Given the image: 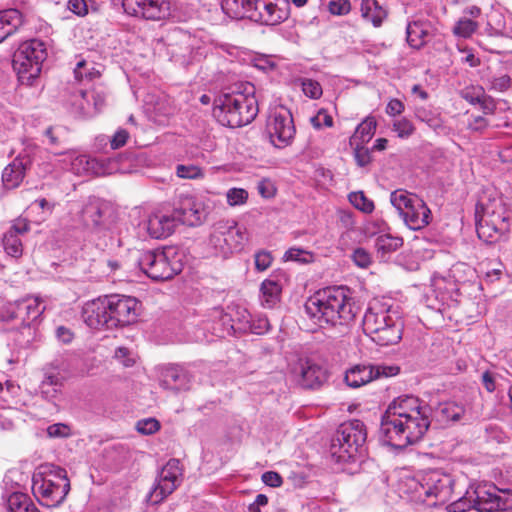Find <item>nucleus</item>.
Wrapping results in <instances>:
<instances>
[{"label":"nucleus","mask_w":512,"mask_h":512,"mask_svg":"<svg viewBox=\"0 0 512 512\" xmlns=\"http://www.w3.org/2000/svg\"><path fill=\"white\" fill-rule=\"evenodd\" d=\"M431 408L419 398L403 395L394 399L381 419L380 437L395 448L418 442L430 426Z\"/></svg>","instance_id":"f257e3e1"},{"label":"nucleus","mask_w":512,"mask_h":512,"mask_svg":"<svg viewBox=\"0 0 512 512\" xmlns=\"http://www.w3.org/2000/svg\"><path fill=\"white\" fill-rule=\"evenodd\" d=\"M358 311L351 291L344 286L319 290L305 303L308 318L320 328L348 325Z\"/></svg>","instance_id":"f03ea898"},{"label":"nucleus","mask_w":512,"mask_h":512,"mask_svg":"<svg viewBox=\"0 0 512 512\" xmlns=\"http://www.w3.org/2000/svg\"><path fill=\"white\" fill-rule=\"evenodd\" d=\"M362 326L376 344L395 345L401 341L404 331L402 309L390 298H375L368 304Z\"/></svg>","instance_id":"7ed1b4c3"},{"label":"nucleus","mask_w":512,"mask_h":512,"mask_svg":"<svg viewBox=\"0 0 512 512\" xmlns=\"http://www.w3.org/2000/svg\"><path fill=\"white\" fill-rule=\"evenodd\" d=\"M221 7L231 18H247L262 25H278L290 14L288 0H223Z\"/></svg>","instance_id":"20e7f679"},{"label":"nucleus","mask_w":512,"mask_h":512,"mask_svg":"<svg viewBox=\"0 0 512 512\" xmlns=\"http://www.w3.org/2000/svg\"><path fill=\"white\" fill-rule=\"evenodd\" d=\"M254 90L252 84H247L244 92H232L219 96L213 109L217 121L231 128L251 123L258 113Z\"/></svg>","instance_id":"39448f33"},{"label":"nucleus","mask_w":512,"mask_h":512,"mask_svg":"<svg viewBox=\"0 0 512 512\" xmlns=\"http://www.w3.org/2000/svg\"><path fill=\"white\" fill-rule=\"evenodd\" d=\"M140 269L154 281H166L179 274L184 266V254L175 246L144 251L139 259Z\"/></svg>","instance_id":"423d86ee"},{"label":"nucleus","mask_w":512,"mask_h":512,"mask_svg":"<svg viewBox=\"0 0 512 512\" xmlns=\"http://www.w3.org/2000/svg\"><path fill=\"white\" fill-rule=\"evenodd\" d=\"M70 490V481L66 470L60 467H46L34 473L32 492L42 506L56 507L66 498Z\"/></svg>","instance_id":"0eeeda50"},{"label":"nucleus","mask_w":512,"mask_h":512,"mask_svg":"<svg viewBox=\"0 0 512 512\" xmlns=\"http://www.w3.org/2000/svg\"><path fill=\"white\" fill-rule=\"evenodd\" d=\"M366 438L367 431L362 421L352 420L341 424L331 442L332 458L339 463L353 461L362 454Z\"/></svg>","instance_id":"6e6552de"},{"label":"nucleus","mask_w":512,"mask_h":512,"mask_svg":"<svg viewBox=\"0 0 512 512\" xmlns=\"http://www.w3.org/2000/svg\"><path fill=\"white\" fill-rule=\"evenodd\" d=\"M390 202L411 230H421L432 220L430 208L416 194L399 189L390 194Z\"/></svg>","instance_id":"1a4fd4ad"},{"label":"nucleus","mask_w":512,"mask_h":512,"mask_svg":"<svg viewBox=\"0 0 512 512\" xmlns=\"http://www.w3.org/2000/svg\"><path fill=\"white\" fill-rule=\"evenodd\" d=\"M454 480L450 474L441 470H428L410 480V486L414 487L417 497L434 498L430 505L445 503L453 493Z\"/></svg>","instance_id":"9d476101"},{"label":"nucleus","mask_w":512,"mask_h":512,"mask_svg":"<svg viewBox=\"0 0 512 512\" xmlns=\"http://www.w3.org/2000/svg\"><path fill=\"white\" fill-rule=\"evenodd\" d=\"M247 240L246 230L233 220H221L214 224L208 245L215 256L227 258L240 251Z\"/></svg>","instance_id":"9b49d317"},{"label":"nucleus","mask_w":512,"mask_h":512,"mask_svg":"<svg viewBox=\"0 0 512 512\" xmlns=\"http://www.w3.org/2000/svg\"><path fill=\"white\" fill-rule=\"evenodd\" d=\"M55 155L61 156L59 160L63 166V169L70 170L76 175H82L85 173L93 172L96 174H113L117 172H124L125 170L120 166L119 161L122 159H128L127 156H119L117 158L107 159H90L88 156L83 154H77L74 151L67 152H54Z\"/></svg>","instance_id":"f8f14e48"},{"label":"nucleus","mask_w":512,"mask_h":512,"mask_svg":"<svg viewBox=\"0 0 512 512\" xmlns=\"http://www.w3.org/2000/svg\"><path fill=\"white\" fill-rule=\"evenodd\" d=\"M46 57L45 43L39 39H31L20 45L14 55L13 66L21 80L31 84L39 76Z\"/></svg>","instance_id":"ddd939ff"},{"label":"nucleus","mask_w":512,"mask_h":512,"mask_svg":"<svg viewBox=\"0 0 512 512\" xmlns=\"http://www.w3.org/2000/svg\"><path fill=\"white\" fill-rule=\"evenodd\" d=\"M127 15L149 21L180 19L175 0H122Z\"/></svg>","instance_id":"4468645a"},{"label":"nucleus","mask_w":512,"mask_h":512,"mask_svg":"<svg viewBox=\"0 0 512 512\" xmlns=\"http://www.w3.org/2000/svg\"><path fill=\"white\" fill-rule=\"evenodd\" d=\"M470 495L478 512L512 510V491L509 489H499L494 484L485 482L471 485Z\"/></svg>","instance_id":"2eb2a0df"},{"label":"nucleus","mask_w":512,"mask_h":512,"mask_svg":"<svg viewBox=\"0 0 512 512\" xmlns=\"http://www.w3.org/2000/svg\"><path fill=\"white\" fill-rule=\"evenodd\" d=\"M266 131L271 144L276 148L290 145L296 133L290 110L284 106L271 109L266 122Z\"/></svg>","instance_id":"dca6fc26"},{"label":"nucleus","mask_w":512,"mask_h":512,"mask_svg":"<svg viewBox=\"0 0 512 512\" xmlns=\"http://www.w3.org/2000/svg\"><path fill=\"white\" fill-rule=\"evenodd\" d=\"M106 299L111 328L130 325L137 321L141 304L136 298L116 294L106 296Z\"/></svg>","instance_id":"f3484780"},{"label":"nucleus","mask_w":512,"mask_h":512,"mask_svg":"<svg viewBox=\"0 0 512 512\" xmlns=\"http://www.w3.org/2000/svg\"><path fill=\"white\" fill-rule=\"evenodd\" d=\"M399 368L395 366H381L366 363L355 364L348 368L344 374L345 384L353 389L365 386L380 377L397 375Z\"/></svg>","instance_id":"a211bd4d"},{"label":"nucleus","mask_w":512,"mask_h":512,"mask_svg":"<svg viewBox=\"0 0 512 512\" xmlns=\"http://www.w3.org/2000/svg\"><path fill=\"white\" fill-rule=\"evenodd\" d=\"M46 306L38 296H29L3 307L2 319L5 321L18 319L24 326H29L45 311Z\"/></svg>","instance_id":"6ab92c4d"},{"label":"nucleus","mask_w":512,"mask_h":512,"mask_svg":"<svg viewBox=\"0 0 512 512\" xmlns=\"http://www.w3.org/2000/svg\"><path fill=\"white\" fill-rule=\"evenodd\" d=\"M182 476L180 461L170 459L159 472L157 485L150 492L149 501L153 504L162 502L180 485Z\"/></svg>","instance_id":"aec40b11"},{"label":"nucleus","mask_w":512,"mask_h":512,"mask_svg":"<svg viewBox=\"0 0 512 512\" xmlns=\"http://www.w3.org/2000/svg\"><path fill=\"white\" fill-rule=\"evenodd\" d=\"M178 226L173 209H157L151 212L144 227L147 233L155 239L167 238L175 231Z\"/></svg>","instance_id":"412c9836"},{"label":"nucleus","mask_w":512,"mask_h":512,"mask_svg":"<svg viewBox=\"0 0 512 512\" xmlns=\"http://www.w3.org/2000/svg\"><path fill=\"white\" fill-rule=\"evenodd\" d=\"M82 318L85 324L92 329L103 327L111 329L106 296L85 303L82 308Z\"/></svg>","instance_id":"4be33fe9"},{"label":"nucleus","mask_w":512,"mask_h":512,"mask_svg":"<svg viewBox=\"0 0 512 512\" xmlns=\"http://www.w3.org/2000/svg\"><path fill=\"white\" fill-rule=\"evenodd\" d=\"M292 371L306 388L314 389L327 380L326 369L310 360L299 359Z\"/></svg>","instance_id":"5701e85b"},{"label":"nucleus","mask_w":512,"mask_h":512,"mask_svg":"<svg viewBox=\"0 0 512 512\" xmlns=\"http://www.w3.org/2000/svg\"><path fill=\"white\" fill-rule=\"evenodd\" d=\"M173 212L178 225L197 226L206 218L202 203L196 201L193 197L183 198L179 207L174 208Z\"/></svg>","instance_id":"b1692460"},{"label":"nucleus","mask_w":512,"mask_h":512,"mask_svg":"<svg viewBox=\"0 0 512 512\" xmlns=\"http://www.w3.org/2000/svg\"><path fill=\"white\" fill-rule=\"evenodd\" d=\"M29 231V222L26 218H18L3 235L2 245L5 252L14 258H18L23 253V245L20 236Z\"/></svg>","instance_id":"393cba45"},{"label":"nucleus","mask_w":512,"mask_h":512,"mask_svg":"<svg viewBox=\"0 0 512 512\" xmlns=\"http://www.w3.org/2000/svg\"><path fill=\"white\" fill-rule=\"evenodd\" d=\"M31 164V158L28 154H20L12 163L7 165L2 173V182L5 188L14 189L23 181L25 171Z\"/></svg>","instance_id":"a878e982"},{"label":"nucleus","mask_w":512,"mask_h":512,"mask_svg":"<svg viewBox=\"0 0 512 512\" xmlns=\"http://www.w3.org/2000/svg\"><path fill=\"white\" fill-rule=\"evenodd\" d=\"M243 309H237L235 314H223L222 310L216 309L214 311V317L220 318L221 324H215L212 329V333L218 337H225L229 335L231 331H241L244 332V329H241L240 326L244 325V317L242 314Z\"/></svg>","instance_id":"bb28decb"},{"label":"nucleus","mask_w":512,"mask_h":512,"mask_svg":"<svg viewBox=\"0 0 512 512\" xmlns=\"http://www.w3.org/2000/svg\"><path fill=\"white\" fill-rule=\"evenodd\" d=\"M432 26L421 19L408 23L406 28L407 42L415 49L423 47L431 38Z\"/></svg>","instance_id":"cd10ccee"},{"label":"nucleus","mask_w":512,"mask_h":512,"mask_svg":"<svg viewBox=\"0 0 512 512\" xmlns=\"http://www.w3.org/2000/svg\"><path fill=\"white\" fill-rule=\"evenodd\" d=\"M431 287L435 297L441 302H446L449 299H452L453 295L458 291V284L451 275L443 276L440 274H433L431 278Z\"/></svg>","instance_id":"c85d7f7f"},{"label":"nucleus","mask_w":512,"mask_h":512,"mask_svg":"<svg viewBox=\"0 0 512 512\" xmlns=\"http://www.w3.org/2000/svg\"><path fill=\"white\" fill-rule=\"evenodd\" d=\"M23 24V15L17 9L0 11V43L12 35Z\"/></svg>","instance_id":"c756f323"},{"label":"nucleus","mask_w":512,"mask_h":512,"mask_svg":"<svg viewBox=\"0 0 512 512\" xmlns=\"http://www.w3.org/2000/svg\"><path fill=\"white\" fill-rule=\"evenodd\" d=\"M82 221L85 226L92 229H98L103 224V209L101 202L96 199H90L82 209Z\"/></svg>","instance_id":"7c9ffc66"},{"label":"nucleus","mask_w":512,"mask_h":512,"mask_svg":"<svg viewBox=\"0 0 512 512\" xmlns=\"http://www.w3.org/2000/svg\"><path fill=\"white\" fill-rule=\"evenodd\" d=\"M282 286L274 279H266L260 286V302L265 308H273L279 301Z\"/></svg>","instance_id":"2f4dec72"},{"label":"nucleus","mask_w":512,"mask_h":512,"mask_svg":"<svg viewBox=\"0 0 512 512\" xmlns=\"http://www.w3.org/2000/svg\"><path fill=\"white\" fill-rule=\"evenodd\" d=\"M242 314L245 319L244 325H241L240 328L244 329V332L262 335L269 331L270 322L266 315L258 313L252 316L246 309L242 310Z\"/></svg>","instance_id":"473e14b6"},{"label":"nucleus","mask_w":512,"mask_h":512,"mask_svg":"<svg viewBox=\"0 0 512 512\" xmlns=\"http://www.w3.org/2000/svg\"><path fill=\"white\" fill-rule=\"evenodd\" d=\"M361 15L375 27H379L386 18L387 13L376 0H362Z\"/></svg>","instance_id":"72a5a7b5"},{"label":"nucleus","mask_w":512,"mask_h":512,"mask_svg":"<svg viewBox=\"0 0 512 512\" xmlns=\"http://www.w3.org/2000/svg\"><path fill=\"white\" fill-rule=\"evenodd\" d=\"M403 244L400 237L383 234L376 238L375 248L381 260H387L389 255L399 249Z\"/></svg>","instance_id":"f704fd0d"},{"label":"nucleus","mask_w":512,"mask_h":512,"mask_svg":"<svg viewBox=\"0 0 512 512\" xmlns=\"http://www.w3.org/2000/svg\"><path fill=\"white\" fill-rule=\"evenodd\" d=\"M377 127L376 119L373 116H367L356 128L355 133L351 136L350 144H366L375 134Z\"/></svg>","instance_id":"c9c22d12"},{"label":"nucleus","mask_w":512,"mask_h":512,"mask_svg":"<svg viewBox=\"0 0 512 512\" xmlns=\"http://www.w3.org/2000/svg\"><path fill=\"white\" fill-rule=\"evenodd\" d=\"M6 503L10 512H40L31 498L23 492L11 493Z\"/></svg>","instance_id":"e433bc0d"},{"label":"nucleus","mask_w":512,"mask_h":512,"mask_svg":"<svg viewBox=\"0 0 512 512\" xmlns=\"http://www.w3.org/2000/svg\"><path fill=\"white\" fill-rule=\"evenodd\" d=\"M463 414L464 407L455 402L442 403L435 411V417L439 422L457 421Z\"/></svg>","instance_id":"4c0bfd02"},{"label":"nucleus","mask_w":512,"mask_h":512,"mask_svg":"<svg viewBox=\"0 0 512 512\" xmlns=\"http://www.w3.org/2000/svg\"><path fill=\"white\" fill-rule=\"evenodd\" d=\"M44 137L46 138L44 143L50 146L51 149H57L67 144L69 131L64 126H51L44 131Z\"/></svg>","instance_id":"58836bf2"},{"label":"nucleus","mask_w":512,"mask_h":512,"mask_svg":"<svg viewBox=\"0 0 512 512\" xmlns=\"http://www.w3.org/2000/svg\"><path fill=\"white\" fill-rule=\"evenodd\" d=\"M163 383L166 387L181 389L186 386L187 377L182 368L171 366L164 372Z\"/></svg>","instance_id":"ea45409f"},{"label":"nucleus","mask_w":512,"mask_h":512,"mask_svg":"<svg viewBox=\"0 0 512 512\" xmlns=\"http://www.w3.org/2000/svg\"><path fill=\"white\" fill-rule=\"evenodd\" d=\"M349 202L363 213H371L374 210V203L367 198L362 191L351 192L348 195Z\"/></svg>","instance_id":"a19ab883"},{"label":"nucleus","mask_w":512,"mask_h":512,"mask_svg":"<svg viewBox=\"0 0 512 512\" xmlns=\"http://www.w3.org/2000/svg\"><path fill=\"white\" fill-rule=\"evenodd\" d=\"M475 509L474 499L470 495V487L466 490L465 494L459 499L453 501L447 506L448 512H467L470 509Z\"/></svg>","instance_id":"79ce46f5"},{"label":"nucleus","mask_w":512,"mask_h":512,"mask_svg":"<svg viewBox=\"0 0 512 512\" xmlns=\"http://www.w3.org/2000/svg\"><path fill=\"white\" fill-rule=\"evenodd\" d=\"M176 175L182 179L196 180L204 177V171L194 164H179L176 166Z\"/></svg>","instance_id":"37998d69"},{"label":"nucleus","mask_w":512,"mask_h":512,"mask_svg":"<svg viewBox=\"0 0 512 512\" xmlns=\"http://www.w3.org/2000/svg\"><path fill=\"white\" fill-rule=\"evenodd\" d=\"M478 28V24L470 19H460L453 28L454 33L457 36L468 38L470 37Z\"/></svg>","instance_id":"c03bdc74"},{"label":"nucleus","mask_w":512,"mask_h":512,"mask_svg":"<svg viewBox=\"0 0 512 512\" xmlns=\"http://www.w3.org/2000/svg\"><path fill=\"white\" fill-rule=\"evenodd\" d=\"M393 131L399 138L406 139L414 133L415 127L409 119L403 117L393 123Z\"/></svg>","instance_id":"a18cd8bd"},{"label":"nucleus","mask_w":512,"mask_h":512,"mask_svg":"<svg viewBox=\"0 0 512 512\" xmlns=\"http://www.w3.org/2000/svg\"><path fill=\"white\" fill-rule=\"evenodd\" d=\"M226 199L229 206L244 205L248 200V192L243 188H231L226 192Z\"/></svg>","instance_id":"49530a36"},{"label":"nucleus","mask_w":512,"mask_h":512,"mask_svg":"<svg viewBox=\"0 0 512 512\" xmlns=\"http://www.w3.org/2000/svg\"><path fill=\"white\" fill-rule=\"evenodd\" d=\"M476 229L479 238L484 239L485 241H493L494 234H497L501 230V228H498L495 225L490 226L488 220L485 218L478 221Z\"/></svg>","instance_id":"de8ad7c7"},{"label":"nucleus","mask_w":512,"mask_h":512,"mask_svg":"<svg viewBox=\"0 0 512 512\" xmlns=\"http://www.w3.org/2000/svg\"><path fill=\"white\" fill-rule=\"evenodd\" d=\"M301 85L306 96L312 99H318L321 97L323 91L321 85L317 81L309 78H303Z\"/></svg>","instance_id":"09e8293b"},{"label":"nucleus","mask_w":512,"mask_h":512,"mask_svg":"<svg viewBox=\"0 0 512 512\" xmlns=\"http://www.w3.org/2000/svg\"><path fill=\"white\" fill-rule=\"evenodd\" d=\"M466 125L470 131L481 133L488 127L489 121L482 115L469 114Z\"/></svg>","instance_id":"8fccbe9b"},{"label":"nucleus","mask_w":512,"mask_h":512,"mask_svg":"<svg viewBox=\"0 0 512 512\" xmlns=\"http://www.w3.org/2000/svg\"><path fill=\"white\" fill-rule=\"evenodd\" d=\"M350 146L354 150V157L359 166L364 167L371 162V154L365 144L356 143L350 144Z\"/></svg>","instance_id":"3c124183"},{"label":"nucleus","mask_w":512,"mask_h":512,"mask_svg":"<svg viewBox=\"0 0 512 512\" xmlns=\"http://www.w3.org/2000/svg\"><path fill=\"white\" fill-rule=\"evenodd\" d=\"M311 258L312 255L308 251L301 248H290L284 254V259L286 261L306 263L309 262Z\"/></svg>","instance_id":"603ef678"},{"label":"nucleus","mask_w":512,"mask_h":512,"mask_svg":"<svg viewBox=\"0 0 512 512\" xmlns=\"http://www.w3.org/2000/svg\"><path fill=\"white\" fill-rule=\"evenodd\" d=\"M160 428L159 422L154 418H146L139 420L136 424V429L139 433L150 435L158 431Z\"/></svg>","instance_id":"864d4df0"},{"label":"nucleus","mask_w":512,"mask_h":512,"mask_svg":"<svg viewBox=\"0 0 512 512\" xmlns=\"http://www.w3.org/2000/svg\"><path fill=\"white\" fill-rule=\"evenodd\" d=\"M328 10L332 15H346L351 10V4L349 0H332L328 3Z\"/></svg>","instance_id":"5fc2aeb1"},{"label":"nucleus","mask_w":512,"mask_h":512,"mask_svg":"<svg viewBox=\"0 0 512 512\" xmlns=\"http://www.w3.org/2000/svg\"><path fill=\"white\" fill-rule=\"evenodd\" d=\"M310 122L316 129H321L322 127H332L333 125L332 117L324 109H320L315 116L311 117Z\"/></svg>","instance_id":"6e6d98bb"},{"label":"nucleus","mask_w":512,"mask_h":512,"mask_svg":"<svg viewBox=\"0 0 512 512\" xmlns=\"http://www.w3.org/2000/svg\"><path fill=\"white\" fill-rule=\"evenodd\" d=\"M416 116L421 121L427 123V125L434 129L435 131H438L443 128L442 120L438 116H434L425 110L417 111Z\"/></svg>","instance_id":"4d7b16f0"},{"label":"nucleus","mask_w":512,"mask_h":512,"mask_svg":"<svg viewBox=\"0 0 512 512\" xmlns=\"http://www.w3.org/2000/svg\"><path fill=\"white\" fill-rule=\"evenodd\" d=\"M511 86V79L508 75H501L489 80L488 88L496 92H505Z\"/></svg>","instance_id":"13d9d810"},{"label":"nucleus","mask_w":512,"mask_h":512,"mask_svg":"<svg viewBox=\"0 0 512 512\" xmlns=\"http://www.w3.org/2000/svg\"><path fill=\"white\" fill-rule=\"evenodd\" d=\"M75 77L79 80L82 79H93L99 75V72L94 68L87 69V62L82 60L79 61L74 69Z\"/></svg>","instance_id":"bf43d9fd"},{"label":"nucleus","mask_w":512,"mask_h":512,"mask_svg":"<svg viewBox=\"0 0 512 512\" xmlns=\"http://www.w3.org/2000/svg\"><path fill=\"white\" fill-rule=\"evenodd\" d=\"M47 434L50 438H65L71 434V429L67 424L55 423L47 427Z\"/></svg>","instance_id":"052dcab7"},{"label":"nucleus","mask_w":512,"mask_h":512,"mask_svg":"<svg viewBox=\"0 0 512 512\" xmlns=\"http://www.w3.org/2000/svg\"><path fill=\"white\" fill-rule=\"evenodd\" d=\"M353 262L360 268H367L371 264V255L364 248H357L352 254Z\"/></svg>","instance_id":"680f3d73"},{"label":"nucleus","mask_w":512,"mask_h":512,"mask_svg":"<svg viewBox=\"0 0 512 512\" xmlns=\"http://www.w3.org/2000/svg\"><path fill=\"white\" fill-rule=\"evenodd\" d=\"M129 139V132L125 129H118L115 134L109 139L110 146L116 150L123 147Z\"/></svg>","instance_id":"e2e57ef3"},{"label":"nucleus","mask_w":512,"mask_h":512,"mask_svg":"<svg viewBox=\"0 0 512 512\" xmlns=\"http://www.w3.org/2000/svg\"><path fill=\"white\" fill-rule=\"evenodd\" d=\"M272 255L267 251H260L255 255V267L259 271H265L272 263Z\"/></svg>","instance_id":"0e129e2a"},{"label":"nucleus","mask_w":512,"mask_h":512,"mask_svg":"<svg viewBox=\"0 0 512 512\" xmlns=\"http://www.w3.org/2000/svg\"><path fill=\"white\" fill-rule=\"evenodd\" d=\"M115 358L125 367H131L135 359L127 348L119 347L115 351Z\"/></svg>","instance_id":"69168bd1"},{"label":"nucleus","mask_w":512,"mask_h":512,"mask_svg":"<svg viewBox=\"0 0 512 512\" xmlns=\"http://www.w3.org/2000/svg\"><path fill=\"white\" fill-rule=\"evenodd\" d=\"M67 7L77 16H85L88 13L86 0H69Z\"/></svg>","instance_id":"338daca9"},{"label":"nucleus","mask_w":512,"mask_h":512,"mask_svg":"<svg viewBox=\"0 0 512 512\" xmlns=\"http://www.w3.org/2000/svg\"><path fill=\"white\" fill-rule=\"evenodd\" d=\"M462 96L471 104H480L481 100L485 96L482 88L474 89L472 92L469 90L463 91Z\"/></svg>","instance_id":"774afa93"}]
</instances>
